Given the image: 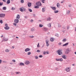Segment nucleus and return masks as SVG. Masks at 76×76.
<instances>
[{
  "mask_svg": "<svg viewBox=\"0 0 76 76\" xmlns=\"http://www.w3.org/2000/svg\"><path fill=\"white\" fill-rule=\"evenodd\" d=\"M20 10L21 12H23V11H25L26 10L23 7H21L20 8Z\"/></svg>",
  "mask_w": 76,
  "mask_h": 76,
  "instance_id": "nucleus-1",
  "label": "nucleus"
},
{
  "mask_svg": "<svg viewBox=\"0 0 76 76\" xmlns=\"http://www.w3.org/2000/svg\"><path fill=\"white\" fill-rule=\"evenodd\" d=\"M58 54L59 55H61V54H62V52H61V50H58Z\"/></svg>",
  "mask_w": 76,
  "mask_h": 76,
  "instance_id": "nucleus-2",
  "label": "nucleus"
},
{
  "mask_svg": "<svg viewBox=\"0 0 76 76\" xmlns=\"http://www.w3.org/2000/svg\"><path fill=\"white\" fill-rule=\"evenodd\" d=\"M36 5L37 6H41V4L40 2H37L36 3Z\"/></svg>",
  "mask_w": 76,
  "mask_h": 76,
  "instance_id": "nucleus-3",
  "label": "nucleus"
},
{
  "mask_svg": "<svg viewBox=\"0 0 76 76\" xmlns=\"http://www.w3.org/2000/svg\"><path fill=\"white\" fill-rule=\"evenodd\" d=\"M5 16V14H0V18H4Z\"/></svg>",
  "mask_w": 76,
  "mask_h": 76,
  "instance_id": "nucleus-4",
  "label": "nucleus"
},
{
  "mask_svg": "<svg viewBox=\"0 0 76 76\" xmlns=\"http://www.w3.org/2000/svg\"><path fill=\"white\" fill-rule=\"evenodd\" d=\"M30 64V62L28 61H26L25 63V64H26V65H28V64Z\"/></svg>",
  "mask_w": 76,
  "mask_h": 76,
  "instance_id": "nucleus-5",
  "label": "nucleus"
},
{
  "mask_svg": "<svg viewBox=\"0 0 76 76\" xmlns=\"http://www.w3.org/2000/svg\"><path fill=\"white\" fill-rule=\"evenodd\" d=\"M14 22L15 23H19V20L18 19H15L14 20Z\"/></svg>",
  "mask_w": 76,
  "mask_h": 76,
  "instance_id": "nucleus-6",
  "label": "nucleus"
},
{
  "mask_svg": "<svg viewBox=\"0 0 76 76\" xmlns=\"http://www.w3.org/2000/svg\"><path fill=\"white\" fill-rule=\"evenodd\" d=\"M56 61H63V59L62 58L59 59L56 58Z\"/></svg>",
  "mask_w": 76,
  "mask_h": 76,
  "instance_id": "nucleus-7",
  "label": "nucleus"
},
{
  "mask_svg": "<svg viewBox=\"0 0 76 76\" xmlns=\"http://www.w3.org/2000/svg\"><path fill=\"white\" fill-rule=\"evenodd\" d=\"M66 70V72H69L70 70V68H67Z\"/></svg>",
  "mask_w": 76,
  "mask_h": 76,
  "instance_id": "nucleus-8",
  "label": "nucleus"
},
{
  "mask_svg": "<svg viewBox=\"0 0 76 76\" xmlns=\"http://www.w3.org/2000/svg\"><path fill=\"white\" fill-rule=\"evenodd\" d=\"M54 39L53 38L51 37L50 38V41H51V42H53V41H54Z\"/></svg>",
  "mask_w": 76,
  "mask_h": 76,
  "instance_id": "nucleus-9",
  "label": "nucleus"
},
{
  "mask_svg": "<svg viewBox=\"0 0 76 76\" xmlns=\"http://www.w3.org/2000/svg\"><path fill=\"white\" fill-rule=\"evenodd\" d=\"M5 29L6 30H8V29H9V27L8 26H7L5 27Z\"/></svg>",
  "mask_w": 76,
  "mask_h": 76,
  "instance_id": "nucleus-10",
  "label": "nucleus"
},
{
  "mask_svg": "<svg viewBox=\"0 0 76 76\" xmlns=\"http://www.w3.org/2000/svg\"><path fill=\"white\" fill-rule=\"evenodd\" d=\"M28 7H31V3L29 2L28 3Z\"/></svg>",
  "mask_w": 76,
  "mask_h": 76,
  "instance_id": "nucleus-11",
  "label": "nucleus"
},
{
  "mask_svg": "<svg viewBox=\"0 0 76 76\" xmlns=\"http://www.w3.org/2000/svg\"><path fill=\"white\" fill-rule=\"evenodd\" d=\"M29 50H30V49H29V48H27L25 49V51H26V52H27V51H29Z\"/></svg>",
  "mask_w": 76,
  "mask_h": 76,
  "instance_id": "nucleus-12",
  "label": "nucleus"
},
{
  "mask_svg": "<svg viewBox=\"0 0 76 76\" xmlns=\"http://www.w3.org/2000/svg\"><path fill=\"white\" fill-rule=\"evenodd\" d=\"M17 16L16 19H19V18H20V16L19 15H18Z\"/></svg>",
  "mask_w": 76,
  "mask_h": 76,
  "instance_id": "nucleus-13",
  "label": "nucleus"
},
{
  "mask_svg": "<svg viewBox=\"0 0 76 76\" xmlns=\"http://www.w3.org/2000/svg\"><path fill=\"white\" fill-rule=\"evenodd\" d=\"M51 8L53 10H55L56 9V8L55 7H51Z\"/></svg>",
  "mask_w": 76,
  "mask_h": 76,
  "instance_id": "nucleus-14",
  "label": "nucleus"
},
{
  "mask_svg": "<svg viewBox=\"0 0 76 76\" xmlns=\"http://www.w3.org/2000/svg\"><path fill=\"white\" fill-rule=\"evenodd\" d=\"M69 44V42L66 43H65V44L63 45V46H66V45H67Z\"/></svg>",
  "mask_w": 76,
  "mask_h": 76,
  "instance_id": "nucleus-15",
  "label": "nucleus"
},
{
  "mask_svg": "<svg viewBox=\"0 0 76 76\" xmlns=\"http://www.w3.org/2000/svg\"><path fill=\"white\" fill-rule=\"evenodd\" d=\"M10 3V0H7V4H9Z\"/></svg>",
  "mask_w": 76,
  "mask_h": 76,
  "instance_id": "nucleus-16",
  "label": "nucleus"
},
{
  "mask_svg": "<svg viewBox=\"0 0 76 76\" xmlns=\"http://www.w3.org/2000/svg\"><path fill=\"white\" fill-rule=\"evenodd\" d=\"M46 42L47 46L48 47V46L49 45V44H48V41H46Z\"/></svg>",
  "mask_w": 76,
  "mask_h": 76,
  "instance_id": "nucleus-17",
  "label": "nucleus"
},
{
  "mask_svg": "<svg viewBox=\"0 0 76 76\" xmlns=\"http://www.w3.org/2000/svg\"><path fill=\"white\" fill-rule=\"evenodd\" d=\"M62 58H64V59H66V56L64 55H63L62 56Z\"/></svg>",
  "mask_w": 76,
  "mask_h": 76,
  "instance_id": "nucleus-18",
  "label": "nucleus"
},
{
  "mask_svg": "<svg viewBox=\"0 0 76 76\" xmlns=\"http://www.w3.org/2000/svg\"><path fill=\"white\" fill-rule=\"evenodd\" d=\"M8 40V39H3L2 40V41H7Z\"/></svg>",
  "mask_w": 76,
  "mask_h": 76,
  "instance_id": "nucleus-19",
  "label": "nucleus"
},
{
  "mask_svg": "<svg viewBox=\"0 0 76 76\" xmlns=\"http://www.w3.org/2000/svg\"><path fill=\"white\" fill-rule=\"evenodd\" d=\"M20 66H24V64L22 63H20Z\"/></svg>",
  "mask_w": 76,
  "mask_h": 76,
  "instance_id": "nucleus-20",
  "label": "nucleus"
},
{
  "mask_svg": "<svg viewBox=\"0 0 76 76\" xmlns=\"http://www.w3.org/2000/svg\"><path fill=\"white\" fill-rule=\"evenodd\" d=\"M3 10H6V7H3Z\"/></svg>",
  "mask_w": 76,
  "mask_h": 76,
  "instance_id": "nucleus-21",
  "label": "nucleus"
},
{
  "mask_svg": "<svg viewBox=\"0 0 76 76\" xmlns=\"http://www.w3.org/2000/svg\"><path fill=\"white\" fill-rule=\"evenodd\" d=\"M44 31H48V28H44Z\"/></svg>",
  "mask_w": 76,
  "mask_h": 76,
  "instance_id": "nucleus-22",
  "label": "nucleus"
},
{
  "mask_svg": "<svg viewBox=\"0 0 76 76\" xmlns=\"http://www.w3.org/2000/svg\"><path fill=\"white\" fill-rule=\"evenodd\" d=\"M48 26H49V27H50V28H51V23H49L48 25Z\"/></svg>",
  "mask_w": 76,
  "mask_h": 76,
  "instance_id": "nucleus-23",
  "label": "nucleus"
},
{
  "mask_svg": "<svg viewBox=\"0 0 76 76\" xmlns=\"http://www.w3.org/2000/svg\"><path fill=\"white\" fill-rule=\"evenodd\" d=\"M57 6L58 7H60V4L58 3L57 4Z\"/></svg>",
  "mask_w": 76,
  "mask_h": 76,
  "instance_id": "nucleus-24",
  "label": "nucleus"
},
{
  "mask_svg": "<svg viewBox=\"0 0 76 76\" xmlns=\"http://www.w3.org/2000/svg\"><path fill=\"white\" fill-rule=\"evenodd\" d=\"M39 27H40V28L43 27V25H42V24H39Z\"/></svg>",
  "mask_w": 76,
  "mask_h": 76,
  "instance_id": "nucleus-25",
  "label": "nucleus"
},
{
  "mask_svg": "<svg viewBox=\"0 0 76 76\" xmlns=\"http://www.w3.org/2000/svg\"><path fill=\"white\" fill-rule=\"evenodd\" d=\"M42 12H45V9L44 8H43L42 9Z\"/></svg>",
  "mask_w": 76,
  "mask_h": 76,
  "instance_id": "nucleus-26",
  "label": "nucleus"
},
{
  "mask_svg": "<svg viewBox=\"0 0 76 76\" xmlns=\"http://www.w3.org/2000/svg\"><path fill=\"white\" fill-rule=\"evenodd\" d=\"M9 50L8 49H6L5 50L6 52H9Z\"/></svg>",
  "mask_w": 76,
  "mask_h": 76,
  "instance_id": "nucleus-27",
  "label": "nucleus"
},
{
  "mask_svg": "<svg viewBox=\"0 0 76 76\" xmlns=\"http://www.w3.org/2000/svg\"><path fill=\"white\" fill-rule=\"evenodd\" d=\"M63 41H64V42H66V39H64L63 40Z\"/></svg>",
  "mask_w": 76,
  "mask_h": 76,
  "instance_id": "nucleus-28",
  "label": "nucleus"
},
{
  "mask_svg": "<svg viewBox=\"0 0 76 76\" xmlns=\"http://www.w3.org/2000/svg\"><path fill=\"white\" fill-rule=\"evenodd\" d=\"M20 2L21 3H23L24 2V1L23 0H21L20 1Z\"/></svg>",
  "mask_w": 76,
  "mask_h": 76,
  "instance_id": "nucleus-29",
  "label": "nucleus"
},
{
  "mask_svg": "<svg viewBox=\"0 0 76 76\" xmlns=\"http://www.w3.org/2000/svg\"><path fill=\"white\" fill-rule=\"evenodd\" d=\"M28 11H29L30 12H32V10L31 9H28Z\"/></svg>",
  "mask_w": 76,
  "mask_h": 76,
  "instance_id": "nucleus-30",
  "label": "nucleus"
},
{
  "mask_svg": "<svg viewBox=\"0 0 76 76\" xmlns=\"http://www.w3.org/2000/svg\"><path fill=\"white\" fill-rule=\"evenodd\" d=\"M31 54V52H29L28 53V55H30Z\"/></svg>",
  "mask_w": 76,
  "mask_h": 76,
  "instance_id": "nucleus-31",
  "label": "nucleus"
},
{
  "mask_svg": "<svg viewBox=\"0 0 76 76\" xmlns=\"http://www.w3.org/2000/svg\"><path fill=\"white\" fill-rule=\"evenodd\" d=\"M35 8H36V9H38L39 8V7L38 6H36L35 7Z\"/></svg>",
  "mask_w": 76,
  "mask_h": 76,
  "instance_id": "nucleus-32",
  "label": "nucleus"
},
{
  "mask_svg": "<svg viewBox=\"0 0 76 76\" xmlns=\"http://www.w3.org/2000/svg\"><path fill=\"white\" fill-rule=\"evenodd\" d=\"M0 23H3V21H2V20H0Z\"/></svg>",
  "mask_w": 76,
  "mask_h": 76,
  "instance_id": "nucleus-33",
  "label": "nucleus"
},
{
  "mask_svg": "<svg viewBox=\"0 0 76 76\" xmlns=\"http://www.w3.org/2000/svg\"><path fill=\"white\" fill-rule=\"evenodd\" d=\"M54 12L55 13H58V11H55Z\"/></svg>",
  "mask_w": 76,
  "mask_h": 76,
  "instance_id": "nucleus-34",
  "label": "nucleus"
},
{
  "mask_svg": "<svg viewBox=\"0 0 76 76\" xmlns=\"http://www.w3.org/2000/svg\"><path fill=\"white\" fill-rule=\"evenodd\" d=\"M13 25L14 26H16L17 24L16 23H13Z\"/></svg>",
  "mask_w": 76,
  "mask_h": 76,
  "instance_id": "nucleus-35",
  "label": "nucleus"
},
{
  "mask_svg": "<svg viewBox=\"0 0 76 76\" xmlns=\"http://www.w3.org/2000/svg\"><path fill=\"white\" fill-rule=\"evenodd\" d=\"M37 53H40V50H37Z\"/></svg>",
  "mask_w": 76,
  "mask_h": 76,
  "instance_id": "nucleus-36",
  "label": "nucleus"
},
{
  "mask_svg": "<svg viewBox=\"0 0 76 76\" xmlns=\"http://www.w3.org/2000/svg\"><path fill=\"white\" fill-rule=\"evenodd\" d=\"M70 11L69 10H67V13H70Z\"/></svg>",
  "mask_w": 76,
  "mask_h": 76,
  "instance_id": "nucleus-37",
  "label": "nucleus"
},
{
  "mask_svg": "<svg viewBox=\"0 0 76 76\" xmlns=\"http://www.w3.org/2000/svg\"><path fill=\"white\" fill-rule=\"evenodd\" d=\"M39 43H38V45H37V47H39Z\"/></svg>",
  "mask_w": 76,
  "mask_h": 76,
  "instance_id": "nucleus-38",
  "label": "nucleus"
},
{
  "mask_svg": "<svg viewBox=\"0 0 76 76\" xmlns=\"http://www.w3.org/2000/svg\"><path fill=\"white\" fill-rule=\"evenodd\" d=\"M35 58L36 59H37V58H38V57H37V56H35Z\"/></svg>",
  "mask_w": 76,
  "mask_h": 76,
  "instance_id": "nucleus-39",
  "label": "nucleus"
},
{
  "mask_svg": "<svg viewBox=\"0 0 76 76\" xmlns=\"http://www.w3.org/2000/svg\"><path fill=\"white\" fill-rule=\"evenodd\" d=\"M3 5V3L0 2V6Z\"/></svg>",
  "mask_w": 76,
  "mask_h": 76,
  "instance_id": "nucleus-40",
  "label": "nucleus"
},
{
  "mask_svg": "<svg viewBox=\"0 0 76 76\" xmlns=\"http://www.w3.org/2000/svg\"><path fill=\"white\" fill-rule=\"evenodd\" d=\"M48 20H51V18H48Z\"/></svg>",
  "mask_w": 76,
  "mask_h": 76,
  "instance_id": "nucleus-41",
  "label": "nucleus"
},
{
  "mask_svg": "<svg viewBox=\"0 0 76 76\" xmlns=\"http://www.w3.org/2000/svg\"><path fill=\"white\" fill-rule=\"evenodd\" d=\"M30 38H34V36H30Z\"/></svg>",
  "mask_w": 76,
  "mask_h": 76,
  "instance_id": "nucleus-42",
  "label": "nucleus"
},
{
  "mask_svg": "<svg viewBox=\"0 0 76 76\" xmlns=\"http://www.w3.org/2000/svg\"><path fill=\"white\" fill-rule=\"evenodd\" d=\"M45 0H42V3H44L45 2L44 1H45Z\"/></svg>",
  "mask_w": 76,
  "mask_h": 76,
  "instance_id": "nucleus-43",
  "label": "nucleus"
},
{
  "mask_svg": "<svg viewBox=\"0 0 76 76\" xmlns=\"http://www.w3.org/2000/svg\"><path fill=\"white\" fill-rule=\"evenodd\" d=\"M12 61H13V62H15V61H16L15 60H12Z\"/></svg>",
  "mask_w": 76,
  "mask_h": 76,
  "instance_id": "nucleus-44",
  "label": "nucleus"
},
{
  "mask_svg": "<svg viewBox=\"0 0 76 76\" xmlns=\"http://www.w3.org/2000/svg\"><path fill=\"white\" fill-rule=\"evenodd\" d=\"M39 57H40V58L42 57V55H40L39 56Z\"/></svg>",
  "mask_w": 76,
  "mask_h": 76,
  "instance_id": "nucleus-45",
  "label": "nucleus"
},
{
  "mask_svg": "<svg viewBox=\"0 0 76 76\" xmlns=\"http://www.w3.org/2000/svg\"><path fill=\"white\" fill-rule=\"evenodd\" d=\"M15 8L12 7V10H15Z\"/></svg>",
  "mask_w": 76,
  "mask_h": 76,
  "instance_id": "nucleus-46",
  "label": "nucleus"
},
{
  "mask_svg": "<svg viewBox=\"0 0 76 76\" xmlns=\"http://www.w3.org/2000/svg\"><path fill=\"white\" fill-rule=\"evenodd\" d=\"M61 45V42H60L58 43V45Z\"/></svg>",
  "mask_w": 76,
  "mask_h": 76,
  "instance_id": "nucleus-47",
  "label": "nucleus"
},
{
  "mask_svg": "<svg viewBox=\"0 0 76 76\" xmlns=\"http://www.w3.org/2000/svg\"><path fill=\"white\" fill-rule=\"evenodd\" d=\"M5 26H8V25H7V24L6 23L5 24Z\"/></svg>",
  "mask_w": 76,
  "mask_h": 76,
  "instance_id": "nucleus-48",
  "label": "nucleus"
},
{
  "mask_svg": "<svg viewBox=\"0 0 76 76\" xmlns=\"http://www.w3.org/2000/svg\"><path fill=\"white\" fill-rule=\"evenodd\" d=\"M46 54V52H43V54Z\"/></svg>",
  "mask_w": 76,
  "mask_h": 76,
  "instance_id": "nucleus-49",
  "label": "nucleus"
},
{
  "mask_svg": "<svg viewBox=\"0 0 76 76\" xmlns=\"http://www.w3.org/2000/svg\"><path fill=\"white\" fill-rule=\"evenodd\" d=\"M3 1H4V2H6V1L5 0H2Z\"/></svg>",
  "mask_w": 76,
  "mask_h": 76,
  "instance_id": "nucleus-50",
  "label": "nucleus"
},
{
  "mask_svg": "<svg viewBox=\"0 0 76 76\" xmlns=\"http://www.w3.org/2000/svg\"><path fill=\"white\" fill-rule=\"evenodd\" d=\"M16 74H19V73L18 72H16Z\"/></svg>",
  "mask_w": 76,
  "mask_h": 76,
  "instance_id": "nucleus-51",
  "label": "nucleus"
},
{
  "mask_svg": "<svg viewBox=\"0 0 76 76\" xmlns=\"http://www.w3.org/2000/svg\"><path fill=\"white\" fill-rule=\"evenodd\" d=\"M46 53H47V54H49V53L48 52H47Z\"/></svg>",
  "mask_w": 76,
  "mask_h": 76,
  "instance_id": "nucleus-52",
  "label": "nucleus"
},
{
  "mask_svg": "<svg viewBox=\"0 0 76 76\" xmlns=\"http://www.w3.org/2000/svg\"><path fill=\"white\" fill-rule=\"evenodd\" d=\"M1 63V60H0V64Z\"/></svg>",
  "mask_w": 76,
  "mask_h": 76,
  "instance_id": "nucleus-53",
  "label": "nucleus"
},
{
  "mask_svg": "<svg viewBox=\"0 0 76 76\" xmlns=\"http://www.w3.org/2000/svg\"><path fill=\"white\" fill-rule=\"evenodd\" d=\"M31 22H33V20H31Z\"/></svg>",
  "mask_w": 76,
  "mask_h": 76,
  "instance_id": "nucleus-54",
  "label": "nucleus"
},
{
  "mask_svg": "<svg viewBox=\"0 0 76 76\" xmlns=\"http://www.w3.org/2000/svg\"><path fill=\"white\" fill-rule=\"evenodd\" d=\"M12 48H14V46L12 47Z\"/></svg>",
  "mask_w": 76,
  "mask_h": 76,
  "instance_id": "nucleus-55",
  "label": "nucleus"
},
{
  "mask_svg": "<svg viewBox=\"0 0 76 76\" xmlns=\"http://www.w3.org/2000/svg\"><path fill=\"white\" fill-rule=\"evenodd\" d=\"M1 38H3V36H2L1 37Z\"/></svg>",
  "mask_w": 76,
  "mask_h": 76,
  "instance_id": "nucleus-56",
  "label": "nucleus"
},
{
  "mask_svg": "<svg viewBox=\"0 0 76 76\" xmlns=\"http://www.w3.org/2000/svg\"><path fill=\"white\" fill-rule=\"evenodd\" d=\"M73 45L74 46V45H75V44H74V43H73Z\"/></svg>",
  "mask_w": 76,
  "mask_h": 76,
  "instance_id": "nucleus-57",
  "label": "nucleus"
},
{
  "mask_svg": "<svg viewBox=\"0 0 76 76\" xmlns=\"http://www.w3.org/2000/svg\"><path fill=\"white\" fill-rule=\"evenodd\" d=\"M61 3H63V2H61Z\"/></svg>",
  "mask_w": 76,
  "mask_h": 76,
  "instance_id": "nucleus-58",
  "label": "nucleus"
},
{
  "mask_svg": "<svg viewBox=\"0 0 76 76\" xmlns=\"http://www.w3.org/2000/svg\"><path fill=\"white\" fill-rule=\"evenodd\" d=\"M72 65V66H75V64H73Z\"/></svg>",
  "mask_w": 76,
  "mask_h": 76,
  "instance_id": "nucleus-59",
  "label": "nucleus"
},
{
  "mask_svg": "<svg viewBox=\"0 0 76 76\" xmlns=\"http://www.w3.org/2000/svg\"><path fill=\"white\" fill-rule=\"evenodd\" d=\"M75 31H76V28H75Z\"/></svg>",
  "mask_w": 76,
  "mask_h": 76,
  "instance_id": "nucleus-60",
  "label": "nucleus"
},
{
  "mask_svg": "<svg viewBox=\"0 0 76 76\" xmlns=\"http://www.w3.org/2000/svg\"><path fill=\"white\" fill-rule=\"evenodd\" d=\"M66 54H67V53H68V52H66Z\"/></svg>",
  "mask_w": 76,
  "mask_h": 76,
  "instance_id": "nucleus-61",
  "label": "nucleus"
},
{
  "mask_svg": "<svg viewBox=\"0 0 76 76\" xmlns=\"http://www.w3.org/2000/svg\"><path fill=\"white\" fill-rule=\"evenodd\" d=\"M16 38H18V37H16Z\"/></svg>",
  "mask_w": 76,
  "mask_h": 76,
  "instance_id": "nucleus-62",
  "label": "nucleus"
},
{
  "mask_svg": "<svg viewBox=\"0 0 76 76\" xmlns=\"http://www.w3.org/2000/svg\"><path fill=\"white\" fill-rule=\"evenodd\" d=\"M67 51H69V50H67Z\"/></svg>",
  "mask_w": 76,
  "mask_h": 76,
  "instance_id": "nucleus-63",
  "label": "nucleus"
},
{
  "mask_svg": "<svg viewBox=\"0 0 76 76\" xmlns=\"http://www.w3.org/2000/svg\"><path fill=\"white\" fill-rule=\"evenodd\" d=\"M57 36H58V34L57 35Z\"/></svg>",
  "mask_w": 76,
  "mask_h": 76,
  "instance_id": "nucleus-64",
  "label": "nucleus"
}]
</instances>
